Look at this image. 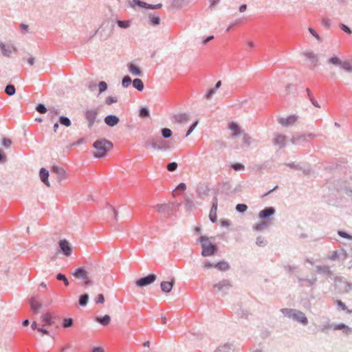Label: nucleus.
Listing matches in <instances>:
<instances>
[{
    "instance_id": "obj_42",
    "label": "nucleus",
    "mask_w": 352,
    "mask_h": 352,
    "mask_svg": "<svg viewBox=\"0 0 352 352\" xmlns=\"http://www.w3.org/2000/svg\"><path fill=\"white\" fill-rule=\"evenodd\" d=\"M340 66L346 72H352V65L349 62H342Z\"/></svg>"
},
{
    "instance_id": "obj_11",
    "label": "nucleus",
    "mask_w": 352,
    "mask_h": 352,
    "mask_svg": "<svg viewBox=\"0 0 352 352\" xmlns=\"http://www.w3.org/2000/svg\"><path fill=\"white\" fill-rule=\"evenodd\" d=\"M218 208V199L217 197H214L212 199V205L210 211L209 218L210 220L214 223L217 220V211Z\"/></svg>"
},
{
    "instance_id": "obj_31",
    "label": "nucleus",
    "mask_w": 352,
    "mask_h": 352,
    "mask_svg": "<svg viewBox=\"0 0 352 352\" xmlns=\"http://www.w3.org/2000/svg\"><path fill=\"white\" fill-rule=\"evenodd\" d=\"M89 295L87 294H83L79 297L78 304L81 307H85L87 305Z\"/></svg>"
},
{
    "instance_id": "obj_46",
    "label": "nucleus",
    "mask_w": 352,
    "mask_h": 352,
    "mask_svg": "<svg viewBox=\"0 0 352 352\" xmlns=\"http://www.w3.org/2000/svg\"><path fill=\"white\" fill-rule=\"evenodd\" d=\"M74 320L72 318H67L63 320V327L64 328H68L73 325Z\"/></svg>"
},
{
    "instance_id": "obj_22",
    "label": "nucleus",
    "mask_w": 352,
    "mask_h": 352,
    "mask_svg": "<svg viewBox=\"0 0 352 352\" xmlns=\"http://www.w3.org/2000/svg\"><path fill=\"white\" fill-rule=\"evenodd\" d=\"M275 212V210L273 208H267L260 211L259 217L261 219H265Z\"/></svg>"
},
{
    "instance_id": "obj_10",
    "label": "nucleus",
    "mask_w": 352,
    "mask_h": 352,
    "mask_svg": "<svg viewBox=\"0 0 352 352\" xmlns=\"http://www.w3.org/2000/svg\"><path fill=\"white\" fill-rule=\"evenodd\" d=\"M51 170L52 173H56L57 175V178L59 181H62L65 179L67 177V174L65 170L58 166H52Z\"/></svg>"
},
{
    "instance_id": "obj_14",
    "label": "nucleus",
    "mask_w": 352,
    "mask_h": 352,
    "mask_svg": "<svg viewBox=\"0 0 352 352\" xmlns=\"http://www.w3.org/2000/svg\"><path fill=\"white\" fill-rule=\"evenodd\" d=\"M119 118L115 115H108L104 118V122L109 126H114L118 124Z\"/></svg>"
},
{
    "instance_id": "obj_50",
    "label": "nucleus",
    "mask_w": 352,
    "mask_h": 352,
    "mask_svg": "<svg viewBox=\"0 0 352 352\" xmlns=\"http://www.w3.org/2000/svg\"><path fill=\"white\" fill-rule=\"evenodd\" d=\"M236 209L237 211L240 212H243L247 210L248 206L245 204H237L236 206Z\"/></svg>"
},
{
    "instance_id": "obj_32",
    "label": "nucleus",
    "mask_w": 352,
    "mask_h": 352,
    "mask_svg": "<svg viewBox=\"0 0 352 352\" xmlns=\"http://www.w3.org/2000/svg\"><path fill=\"white\" fill-rule=\"evenodd\" d=\"M5 93L9 96H12L15 94L16 89L13 85L9 84L5 88Z\"/></svg>"
},
{
    "instance_id": "obj_64",
    "label": "nucleus",
    "mask_w": 352,
    "mask_h": 352,
    "mask_svg": "<svg viewBox=\"0 0 352 352\" xmlns=\"http://www.w3.org/2000/svg\"><path fill=\"white\" fill-rule=\"evenodd\" d=\"M91 352H104V350L100 347H94Z\"/></svg>"
},
{
    "instance_id": "obj_59",
    "label": "nucleus",
    "mask_w": 352,
    "mask_h": 352,
    "mask_svg": "<svg viewBox=\"0 0 352 352\" xmlns=\"http://www.w3.org/2000/svg\"><path fill=\"white\" fill-rule=\"evenodd\" d=\"M20 29L23 33H26L28 31V25L24 23L20 25Z\"/></svg>"
},
{
    "instance_id": "obj_25",
    "label": "nucleus",
    "mask_w": 352,
    "mask_h": 352,
    "mask_svg": "<svg viewBox=\"0 0 352 352\" xmlns=\"http://www.w3.org/2000/svg\"><path fill=\"white\" fill-rule=\"evenodd\" d=\"M335 330H342L346 334H349L352 332V329L344 324H335L333 326Z\"/></svg>"
},
{
    "instance_id": "obj_33",
    "label": "nucleus",
    "mask_w": 352,
    "mask_h": 352,
    "mask_svg": "<svg viewBox=\"0 0 352 352\" xmlns=\"http://www.w3.org/2000/svg\"><path fill=\"white\" fill-rule=\"evenodd\" d=\"M174 118L176 122L182 123L188 120V116L186 113H180L175 116Z\"/></svg>"
},
{
    "instance_id": "obj_49",
    "label": "nucleus",
    "mask_w": 352,
    "mask_h": 352,
    "mask_svg": "<svg viewBox=\"0 0 352 352\" xmlns=\"http://www.w3.org/2000/svg\"><path fill=\"white\" fill-rule=\"evenodd\" d=\"M11 144H12V141H11V140H10V139L7 138H3L2 139L1 144H2L4 147H6V148H8V147H10V146Z\"/></svg>"
},
{
    "instance_id": "obj_39",
    "label": "nucleus",
    "mask_w": 352,
    "mask_h": 352,
    "mask_svg": "<svg viewBox=\"0 0 352 352\" xmlns=\"http://www.w3.org/2000/svg\"><path fill=\"white\" fill-rule=\"evenodd\" d=\"M161 134L164 138H169L171 137L173 133L170 129L168 128H164L161 130Z\"/></svg>"
},
{
    "instance_id": "obj_1",
    "label": "nucleus",
    "mask_w": 352,
    "mask_h": 352,
    "mask_svg": "<svg viewBox=\"0 0 352 352\" xmlns=\"http://www.w3.org/2000/svg\"><path fill=\"white\" fill-rule=\"evenodd\" d=\"M197 242L200 243L201 247V256L204 257L210 256L217 252L218 248L215 244H213L209 238L206 236H201L197 239Z\"/></svg>"
},
{
    "instance_id": "obj_17",
    "label": "nucleus",
    "mask_w": 352,
    "mask_h": 352,
    "mask_svg": "<svg viewBox=\"0 0 352 352\" xmlns=\"http://www.w3.org/2000/svg\"><path fill=\"white\" fill-rule=\"evenodd\" d=\"M39 176L41 182L44 183L47 186H50V182L48 180L49 177V171L45 168H41L39 171Z\"/></svg>"
},
{
    "instance_id": "obj_56",
    "label": "nucleus",
    "mask_w": 352,
    "mask_h": 352,
    "mask_svg": "<svg viewBox=\"0 0 352 352\" xmlns=\"http://www.w3.org/2000/svg\"><path fill=\"white\" fill-rule=\"evenodd\" d=\"M186 189V186L184 183H180L176 188L177 190L184 192Z\"/></svg>"
},
{
    "instance_id": "obj_54",
    "label": "nucleus",
    "mask_w": 352,
    "mask_h": 352,
    "mask_svg": "<svg viewBox=\"0 0 352 352\" xmlns=\"http://www.w3.org/2000/svg\"><path fill=\"white\" fill-rule=\"evenodd\" d=\"M155 208L159 212H164L168 208V206L166 204H158Z\"/></svg>"
},
{
    "instance_id": "obj_27",
    "label": "nucleus",
    "mask_w": 352,
    "mask_h": 352,
    "mask_svg": "<svg viewBox=\"0 0 352 352\" xmlns=\"http://www.w3.org/2000/svg\"><path fill=\"white\" fill-rule=\"evenodd\" d=\"M133 87L138 91H142L144 89V83L140 78H135L133 80Z\"/></svg>"
},
{
    "instance_id": "obj_8",
    "label": "nucleus",
    "mask_w": 352,
    "mask_h": 352,
    "mask_svg": "<svg viewBox=\"0 0 352 352\" xmlns=\"http://www.w3.org/2000/svg\"><path fill=\"white\" fill-rule=\"evenodd\" d=\"M111 28H107L105 27H102L100 29L96 30L94 33L89 36V41L91 40L97 34L100 36V39L101 41H105L111 36Z\"/></svg>"
},
{
    "instance_id": "obj_6",
    "label": "nucleus",
    "mask_w": 352,
    "mask_h": 352,
    "mask_svg": "<svg viewBox=\"0 0 352 352\" xmlns=\"http://www.w3.org/2000/svg\"><path fill=\"white\" fill-rule=\"evenodd\" d=\"M157 278V276L154 274H150L147 276L142 277L135 281V284L138 287H143L149 285L154 283Z\"/></svg>"
},
{
    "instance_id": "obj_37",
    "label": "nucleus",
    "mask_w": 352,
    "mask_h": 352,
    "mask_svg": "<svg viewBox=\"0 0 352 352\" xmlns=\"http://www.w3.org/2000/svg\"><path fill=\"white\" fill-rule=\"evenodd\" d=\"M117 24L120 28L126 29L130 26L131 21L129 20H117Z\"/></svg>"
},
{
    "instance_id": "obj_23",
    "label": "nucleus",
    "mask_w": 352,
    "mask_h": 352,
    "mask_svg": "<svg viewBox=\"0 0 352 352\" xmlns=\"http://www.w3.org/2000/svg\"><path fill=\"white\" fill-rule=\"evenodd\" d=\"M128 68H129V72L133 76H141L142 72L138 66L130 63L128 65Z\"/></svg>"
},
{
    "instance_id": "obj_5",
    "label": "nucleus",
    "mask_w": 352,
    "mask_h": 352,
    "mask_svg": "<svg viewBox=\"0 0 352 352\" xmlns=\"http://www.w3.org/2000/svg\"><path fill=\"white\" fill-rule=\"evenodd\" d=\"M144 147L146 148L151 147L153 149L161 151H164L168 148V146L166 145L165 142L162 140L158 141H155L154 140H148L144 142Z\"/></svg>"
},
{
    "instance_id": "obj_63",
    "label": "nucleus",
    "mask_w": 352,
    "mask_h": 352,
    "mask_svg": "<svg viewBox=\"0 0 352 352\" xmlns=\"http://www.w3.org/2000/svg\"><path fill=\"white\" fill-rule=\"evenodd\" d=\"M337 304L342 310L346 309V307L345 305L341 300H337Z\"/></svg>"
},
{
    "instance_id": "obj_55",
    "label": "nucleus",
    "mask_w": 352,
    "mask_h": 352,
    "mask_svg": "<svg viewBox=\"0 0 352 352\" xmlns=\"http://www.w3.org/2000/svg\"><path fill=\"white\" fill-rule=\"evenodd\" d=\"M162 7V3H158V4H155V5L149 4L148 3L147 9L155 10V9H160Z\"/></svg>"
},
{
    "instance_id": "obj_45",
    "label": "nucleus",
    "mask_w": 352,
    "mask_h": 352,
    "mask_svg": "<svg viewBox=\"0 0 352 352\" xmlns=\"http://www.w3.org/2000/svg\"><path fill=\"white\" fill-rule=\"evenodd\" d=\"M36 110L40 113H45L47 109L43 104H38L36 107Z\"/></svg>"
},
{
    "instance_id": "obj_40",
    "label": "nucleus",
    "mask_w": 352,
    "mask_h": 352,
    "mask_svg": "<svg viewBox=\"0 0 352 352\" xmlns=\"http://www.w3.org/2000/svg\"><path fill=\"white\" fill-rule=\"evenodd\" d=\"M139 116L142 118H147L150 116L149 110L146 107H141L139 111Z\"/></svg>"
},
{
    "instance_id": "obj_35",
    "label": "nucleus",
    "mask_w": 352,
    "mask_h": 352,
    "mask_svg": "<svg viewBox=\"0 0 352 352\" xmlns=\"http://www.w3.org/2000/svg\"><path fill=\"white\" fill-rule=\"evenodd\" d=\"M285 137L282 135H277L274 138V143L277 145L282 146L285 144Z\"/></svg>"
},
{
    "instance_id": "obj_38",
    "label": "nucleus",
    "mask_w": 352,
    "mask_h": 352,
    "mask_svg": "<svg viewBox=\"0 0 352 352\" xmlns=\"http://www.w3.org/2000/svg\"><path fill=\"white\" fill-rule=\"evenodd\" d=\"M98 95L101 94L107 89L108 85L104 81H100L98 85Z\"/></svg>"
},
{
    "instance_id": "obj_18",
    "label": "nucleus",
    "mask_w": 352,
    "mask_h": 352,
    "mask_svg": "<svg viewBox=\"0 0 352 352\" xmlns=\"http://www.w3.org/2000/svg\"><path fill=\"white\" fill-rule=\"evenodd\" d=\"M297 120V117L295 116H290L287 118H283L280 120V123L285 126H287L289 125L294 124Z\"/></svg>"
},
{
    "instance_id": "obj_58",
    "label": "nucleus",
    "mask_w": 352,
    "mask_h": 352,
    "mask_svg": "<svg viewBox=\"0 0 352 352\" xmlns=\"http://www.w3.org/2000/svg\"><path fill=\"white\" fill-rule=\"evenodd\" d=\"M214 38V36L213 35H210L205 38L203 39L202 41V44L203 45H206L207 44L208 42H210V41H212V39Z\"/></svg>"
},
{
    "instance_id": "obj_41",
    "label": "nucleus",
    "mask_w": 352,
    "mask_h": 352,
    "mask_svg": "<svg viewBox=\"0 0 352 352\" xmlns=\"http://www.w3.org/2000/svg\"><path fill=\"white\" fill-rule=\"evenodd\" d=\"M133 81L129 76H125L122 78V85L124 87H128Z\"/></svg>"
},
{
    "instance_id": "obj_21",
    "label": "nucleus",
    "mask_w": 352,
    "mask_h": 352,
    "mask_svg": "<svg viewBox=\"0 0 352 352\" xmlns=\"http://www.w3.org/2000/svg\"><path fill=\"white\" fill-rule=\"evenodd\" d=\"M148 24L152 26L158 25L160 23V17L159 15L149 14L148 16Z\"/></svg>"
},
{
    "instance_id": "obj_57",
    "label": "nucleus",
    "mask_w": 352,
    "mask_h": 352,
    "mask_svg": "<svg viewBox=\"0 0 352 352\" xmlns=\"http://www.w3.org/2000/svg\"><path fill=\"white\" fill-rule=\"evenodd\" d=\"M340 26L341 29H342L344 32H345L346 33H347V34H351V30H350V28H349L348 26H346V25L341 23V24L340 25Z\"/></svg>"
},
{
    "instance_id": "obj_26",
    "label": "nucleus",
    "mask_w": 352,
    "mask_h": 352,
    "mask_svg": "<svg viewBox=\"0 0 352 352\" xmlns=\"http://www.w3.org/2000/svg\"><path fill=\"white\" fill-rule=\"evenodd\" d=\"M43 326L52 325L53 324L52 318L50 314L47 313L42 316Z\"/></svg>"
},
{
    "instance_id": "obj_44",
    "label": "nucleus",
    "mask_w": 352,
    "mask_h": 352,
    "mask_svg": "<svg viewBox=\"0 0 352 352\" xmlns=\"http://www.w3.org/2000/svg\"><path fill=\"white\" fill-rule=\"evenodd\" d=\"M329 62L335 65H341L342 60L337 56H333L329 60Z\"/></svg>"
},
{
    "instance_id": "obj_20",
    "label": "nucleus",
    "mask_w": 352,
    "mask_h": 352,
    "mask_svg": "<svg viewBox=\"0 0 352 352\" xmlns=\"http://www.w3.org/2000/svg\"><path fill=\"white\" fill-rule=\"evenodd\" d=\"M228 129L230 131L232 136H236L241 133L239 126L234 122H231L228 124Z\"/></svg>"
},
{
    "instance_id": "obj_51",
    "label": "nucleus",
    "mask_w": 352,
    "mask_h": 352,
    "mask_svg": "<svg viewBox=\"0 0 352 352\" xmlns=\"http://www.w3.org/2000/svg\"><path fill=\"white\" fill-rule=\"evenodd\" d=\"M95 302L96 304H102L104 302V297L103 294H98L95 298Z\"/></svg>"
},
{
    "instance_id": "obj_36",
    "label": "nucleus",
    "mask_w": 352,
    "mask_h": 352,
    "mask_svg": "<svg viewBox=\"0 0 352 352\" xmlns=\"http://www.w3.org/2000/svg\"><path fill=\"white\" fill-rule=\"evenodd\" d=\"M56 277L57 280L63 281L65 286L69 285V282L65 274H63L62 273H58L56 274Z\"/></svg>"
},
{
    "instance_id": "obj_2",
    "label": "nucleus",
    "mask_w": 352,
    "mask_h": 352,
    "mask_svg": "<svg viewBox=\"0 0 352 352\" xmlns=\"http://www.w3.org/2000/svg\"><path fill=\"white\" fill-rule=\"evenodd\" d=\"M94 148L96 151L93 153V156L95 158H102L113 148V144L107 140H99L94 143Z\"/></svg>"
},
{
    "instance_id": "obj_30",
    "label": "nucleus",
    "mask_w": 352,
    "mask_h": 352,
    "mask_svg": "<svg viewBox=\"0 0 352 352\" xmlns=\"http://www.w3.org/2000/svg\"><path fill=\"white\" fill-rule=\"evenodd\" d=\"M195 0H173V4L176 7H183L194 2Z\"/></svg>"
},
{
    "instance_id": "obj_29",
    "label": "nucleus",
    "mask_w": 352,
    "mask_h": 352,
    "mask_svg": "<svg viewBox=\"0 0 352 352\" xmlns=\"http://www.w3.org/2000/svg\"><path fill=\"white\" fill-rule=\"evenodd\" d=\"M96 320L100 324L106 326L110 322L111 317L109 315H105L104 316L98 317Z\"/></svg>"
},
{
    "instance_id": "obj_28",
    "label": "nucleus",
    "mask_w": 352,
    "mask_h": 352,
    "mask_svg": "<svg viewBox=\"0 0 352 352\" xmlns=\"http://www.w3.org/2000/svg\"><path fill=\"white\" fill-rule=\"evenodd\" d=\"M203 267L205 269H209L211 267H215L217 270H220V261H218L217 263H211L208 261H206L203 263Z\"/></svg>"
},
{
    "instance_id": "obj_13",
    "label": "nucleus",
    "mask_w": 352,
    "mask_h": 352,
    "mask_svg": "<svg viewBox=\"0 0 352 352\" xmlns=\"http://www.w3.org/2000/svg\"><path fill=\"white\" fill-rule=\"evenodd\" d=\"M30 305L34 314H37L42 307L41 302L36 296H33L30 299Z\"/></svg>"
},
{
    "instance_id": "obj_3",
    "label": "nucleus",
    "mask_w": 352,
    "mask_h": 352,
    "mask_svg": "<svg viewBox=\"0 0 352 352\" xmlns=\"http://www.w3.org/2000/svg\"><path fill=\"white\" fill-rule=\"evenodd\" d=\"M282 312L285 314V316L293 318L294 320H296L302 324H307L308 323V320L305 315L300 311L285 309L282 310Z\"/></svg>"
},
{
    "instance_id": "obj_12",
    "label": "nucleus",
    "mask_w": 352,
    "mask_h": 352,
    "mask_svg": "<svg viewBox=\"0 0 352 352\" xmlns=\"http://www.w3.org/2000/svg\"><path fill=\"white\" fill-rule=\"evenodd\" d=\"M210 190L208 184L207 183H199L197 186V195L202 198L206 196Z\"/></svg>"
},
{
    "instance_id": "obj_48",
    "label": "nucleus",
    "mask_w": 352,
    "mask_h": 352,
    "mask_svg": "<svg viewBox=\"0 0 352 352\" xmlns=\"http://www.w3.org/2000/svg\"><path fill=\"white\" fill-rule=\"evenodd\" d=\"M118 102V98L114 96H108L105 100V103L108 105H110L113 103H116Z\"/></svg>"
},
{
    "instance_id": "obj_34",
    "label": "nucleus",
    "mask_w": 352,
    "mask_h": 352,
    "mask_svg": "<svg viewBox=\"0 0 352 352\" xmlns=\"http://www.w3.org/2000/svg\"><path fill=\"white\" fill-rule=\"evenodd\" d=\"M58 122L60 124L65 126H69L72 124L69 118L66 116H61L59 117Z\"/></svg>"
},
{
    "instance_id": "obj_60",
    "label": "nucleus",
    "mask_w": 352,
    "mask_h": 352,
    "mask_svg": "<svg viewBox=\"0 0 352 352\" xmlns=\"http://www.w3.org/2000/svg\"><path fill=\"white\" fill-rule=\"evenodd\" d=\"M338 234L342 236V237H344V238H346V239H351L352 237L351 236H349L347 233L344 232H342V231H339L338 232Z\"/></svg>"
},
{
    "instance_id": "obj_16",
    "label": "nucleus",
    "mask_w": 352,
    "mask_h": 352,
    "mask_svg": "<svg viewBox=\"0 0 352 352\" xmlns=\"http://www.w3.org/2000/svg\"><path fill=\"white\" fill-rule=\"evenodd\" d=\"M0 49L3 56L10 57L12 51H15V48L13 46L6 45L4 43H0Z\"/></svg>"
},
{
    "instance_id": "obj_15",
    "label": "nucleus",
    "mask_w": 352,
    "mask_h": 352,
    "mask_svg": "<svg viewBox=\"0 0 352 352\" xmlns=\"http://www.w3.org/2000/svg\"><path fill=\"white\" fill-rule=\"evenodd\" d=\"M175 284V280L172 279L170 281H162L160 284V288L164 293H169Z\"/></svg>"
},
{
    "instance_id": "obj_61",
    "label": "nucleus",
    "mask_w": 352,
    "mask_h": 352,
    "mask_svg": "<svg viewBox=\"0 0 352 352\" xmlns=\"http://www.w3.org/2000/svg\"><path fill=\"white\" fill-rule=\"evenodd\" d=\"M6 161V156L0 149V163H3Z\"/></svg>"
},
{
    "instance_id": "obj_47",
    "label": "nucleus",
    "mask_w": 352,
    "mask_h": 352,
    "mask_svg": "<svg viewBox=\"0 0 352 352\" xmlns=\"http://www.w3.org/2000/svg\"><path fill=\"white\" fill-rule=\"evenodd\" d=\"M177 164L175 162H170L167 165V170L170 172L175 171L177 168Z\"/></svg>"
},
{
    "instance_id": "obj_7",
    "label": "nucleus",
    "mask_w": 352,
    "mask_h": 352,
    "mask_svg": "<svg viewBox=\"0 0 352 352\" xmlns=\"http://www.w3.org/2000/svg\"><path fill=\"white\" fill-rule=\"evenodd\" d=\"M72 275L76 278H81L84 280L86 285H91L92 281L89 279L87 271L82 267H78L75 270Z\"/></svg>"
},
{
    "instance_id": "obj_62",
    "label": "nucleus",
    "mask_w": 352,
    "mask_h": 352,
    "mask_svg": "<svg viewBox=\"0 0 352 352\" xmlns=\"http://www.w3.org/2000/svg\"><path fill=\"white\" fill-rule=\"evenodd\" d=\"M37 331L38 332H41L43 334H45V335H50V332L49 331H47V329H44V328H41V327H38L37 329Z\"/></svg>"
},
{
    "instance_id": "obj_9",
    "label": "nucleus",
    "mask_w": 352,
    "mask_h": 352,
    "mask_svg": "<svg viewBox=\"0 0 352 352\" xmlns=\"http://www.w3.org/2000/svg\"><path fill=\"white\" fill-rule=\"evenodd\" d=\"M60 250L66 256H71L72 253V247L66 239L60 240L58 242Z\"/></svg>"
},
{
    "instance_id": "obj_4",
    "label": "nucleus",
    "mask_w": 352,
    "mask_h": 352,
    "mask_svg": "<svg viewBox=\"0 0 352 352\" xmlns=\"http://www.w3.org/2000/svg\"><path fill=\"white\" fill-rule=\"evenodd\" d=\"M98 114V111L96 108L87 109L84 112V116L88 122L89 129H91L94 123L96 122Z\"/></svg>"
},
{
    "instance_id": "obj_24",
    "label": "nucleus",
    "mask_w": 352,
    "mask_h": 352,
    "mask_svg": "<svg viewBox=\"0 0 352 352\" xmlns=\"http://www.w3.org/2000/svg\"><path fill=\"white\" fill-rule=\"evenodd\" d=\"M220 88V80H218L214 88L210 89L205 95V98L208 100H210L212 96L216 93V90Z\"/></svg>"
},
{
    "instance_id": "obj_19",
    "label": "nucleus",
    "mask_w": 352,
    "mask_h": 352,
    "mask_svg": "<svg viewBox=\"0 0 352 352\" xmlns=\"http://www.w3.org/2000/svg\"><path fill=\"white\" fill-rule=\"evenodd\" d=\"M128 4L130 7L135 8L136 6L139 8L147 9L148 3L140 0H129Z\"/></svg>"
},
{
    "instance_id": "obj_43",
    "label": "nucleus",
    "mask_w": 352,
    "mask_h": 352,
    "mask_svg": "<svg viewBox=\"0 0 352 352\" xmlns=\"http://www.w3.org/2000/svg\"><path fill=\"white\" fill-rule=\"evenodd\" d=\"M305 56L307 58H309L313 63H314L315 65L316 64L318 59L316 58V56L313 52H308L305 53Z\"/></svg>"
},
{
    "instance_id": "obj_53",
    "label": "nucleus",
    "mask_w": 352,
    "mask_h": 352,
    "mask_svg": "<svg viewBox=\"0 0 352 352\" xmlns=\"http://www.w3.org/2000/svg\"><path fill=\"white\" fill-rule=\"evenodd\" d=\"M231 166L235 170H244V168H245L243 164H239V163L233 164H232Z\"/></svg>"
},
{
    "instance_id": "obj_52",
    "label": "nucleus",
    "mask_w": 352,
    "mask_h": 352,
    "mask_svg": "<svg viewBox=\"0 0 352 352\" xmlns=\"http://www.w3.org/2000/svg\"><path fill=\"white\" fill-rule=\"evenodd\" d=\"M198 124V121H195L190 126V128L188 129L186 134V137H188L192 131L193 130L195 129V128L197 126Z\"/></svg>"
}]
</instances>
